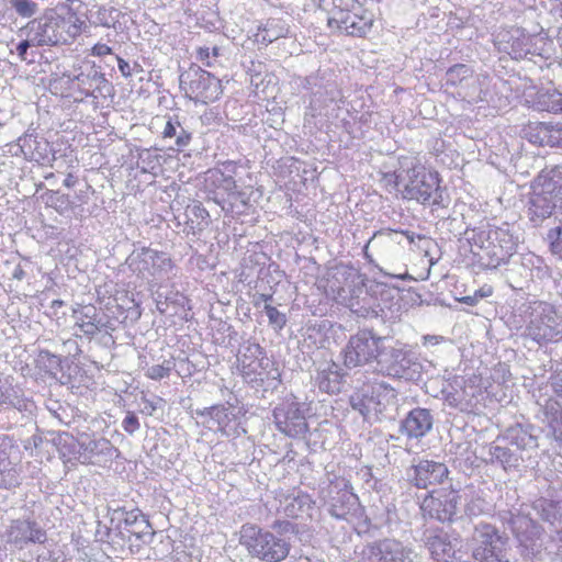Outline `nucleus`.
Segmentation results:
<instances>
[{"label": "nucleus", "instance_id": "64", "mask_svg": "<svg viewBox=\"0 0 562 562\" xmlns=\"http://www.w3.org/2000/svg\"><path fill=\"white\" fill-rule=\"evenodd\" d=\"M113 58L116 60L119 70L121 71L122 76L124 78H130L132 76L130 64L117 55H115Z\"/></svg>", "mask_w": 562, "mask_h": 562}, {"label": "nucleus", "instance_id": "48", "mask_svg": "<svg viewBox=\"0 0 562 562\" xmlns=\"http://www.w3.org/2000/svg\"><path fill=\"white\" fill-rule=\"evenodd\" d=\"M263 312L266 313L269 325L274 330H281L286 325V315L277 310V307L270 304H263Z\"/></svg>", "mask_w": 562, "mask_h": 562}, {"label": "nucleus", "instance_id": "45", "mask_svg": "<svg viewBox=\"0 0 562 562\" xmlns=\"http://www.w3.org/2000/svg\"><path fill=\"white\" fill-rule=\"evenodd\" d=\"M492 229L491 226H480L475 227L471 231H467L468 240L479 247L480 249H488L491 245L488 241H492Z\"/></svg>", "mask_w": 562, "mask_h": 562}, {"label": "nucleus", "instance_id": "1", "mask_svg": "<svg viewBox=\"0 0 562 562\" xmlns=\"http://www.w3.org/2000/svg\"><path fill=\"white\" fill-rule=\"evenodd\" d=\"M395 183L402 187V195L423 205L442 204V192L438 172L426 169L422 164H414L395 175Z\"/></svg>", "mask_w": 562, "mask_h": 562}, {"label": "nucleus", "instance_id": "21", "mask_svg": "<svg viewBox=\"0 0 562 562\" xmlns=\"http://www.w3.org/2000/svg\"><path fill=\"white\" fill-rule=\"evenodd\" d=\"M115 520L119 522L117 528L123 524L124 529L137 539H142L146 535H153L149 520L138 508L126 510L124 507H119L113 509L111 513V521L113 522Z\"/></svg>", "mask_w": 562, "mask_h": 562}, {"label": "nucleus", "instance_id": "43", "mask_svg": "<svg viewBox=\"0 0 562 562\" xmlns=\"http://www.w3.org/2000/svg\"><path fill=\"white\" fill-rule=\"evenodd\" d=\"M483 254H479V263L484 269H496L509 258L507 254L491 245L488 249H481Z\"/></svg>", "mask_w": 562, "mask_h": 562}, {"label": "nucleus", "instance_id": "63", "mask_svg": "<svg viewBox=\"0 0 562 562\" xmlns=\"http://www.w3.org/2000/svg\"><path fill=\"white\" fill-rule=\"evenodd\" d=\"M550 430L552 437L557 440L562 442V422L558 418H554L550 423Z\"/></svg>", "mask_w": 562, "mask_h": 562}, {"label": "nucleus", "instance_id": "35", "mask_svg": "<svg viewBox=\"0 0 562 562\" xmlns=\"http://www.w3.org/2000/svg\"><path fill=\"white\" fill-rule=\"evenodd\" d=\"M16 146L25 158L40 160L44 159V153L48 147V143L46 140L41 142L37 139V136L25 133L23 136L19 137Z\"/></svg>", "mask_w": 562, "mask_h": 562}, {"label": "nucleus", "instance_id": "18", "mask_svg": "<svg viewBox=\"0 0 562 562\" xmlns=\"http://www.w3.org/2000/svg\"><path fill=\"white\" fill-rule=\"evenodd\" d=\"M535 514L544 522L553 527L562 525V485L550 486L544 496H540L531 504Z\"/></svg>", "mask_w": 562, "mask_h": 562}, {"label": "nucleus", "instance_id": "58", "mask_svg": "<svg viewBox=\"0 0 562 562\" xmlns=\"http://www.w3.org/2000/svg\"><path fill=\"white\" fill-rule=\"evenodd\" d=\"M392 233H386V232H376L370 239L369 241L366 244L364 248H363V254H364V257L367 259H369L371 261V256L369 255V247L370 246H374L378 241H383V240H389L390 237H391Z\"/></svg>", "mask_w": 562, "mask_h": 562}, {"label": "nucleus", "instance_id": "56", "mask_svg": "<svg viewBox=\"0 0 562 562\" xmlns=\"http://www.w3.org/2000/svg\"><path fill=\"white\" fill-rule=\"evenodd\" d=\"M76 326H78L80 331L88 338H92L100 330L99 323L95 321L86 322L85 319L80 318V322H77Z\"/></svg>", "mask_w": 562, "mask_h": 562}, {"label": "nucleus", "instance_id": "61", "mask_svg": "<svg viewBox=\"0 0 562 562\" xmlns=\"http://www.w3.org/2000/svg\"><path fill=\"white\" fill-rule=\"evenodd\" d=\"M551 147H562V124L550 125Z\"/></svg>", "mask_w": 562, "mask_h": 562}, {"label": "nucleus", "instance_id": "14", "mask_svg": "<svg viewBox=\"0 0 562 562\" xmlns=\"http://www.w3.org/2000/svg\"><path fill=\"white\" fill-rule=\"evenodd\" d=\"M20 449L13 438L0 436V488L16 487L21 483Z\"/></svg>", "mask_w": 562, "mask_h": 562}, {"label": "nucleus", "instance_id": "31", "mask_svg": "<svg viewBox=\"0 0 562 562\" xmlns=\"http://www.w3.org/2000/svg\"><path fill=\"white\" fill-rule=\"evenodd\" d=\"M425 546L437 562H449L456 552L449 536L443 532L427 537Z\"/></svg>", "mask_w": 562, "mask_h": 562}, {"label": "nucleus", "instance_id": "42", "mask_svg": "<svg viewBox=\"0 0 562 562\" xmlns=\"http://www.w3.org/2000/svg\"><path fill=\"white\" fill-rule=\"evenodd\" d=\"M53 443L63 458H71V456L78 453L77 437L70 435L69 432H57L53 438Z\"/></svg>", "mask_w": 562, "mask_h": 562}, {"label": "nucleus", "instance_id": "51", "mask_svg": "<svg viewBox=\"0 0 562 562\" xmlns=\"http://www.w3.org/2000/svg\"><path fill=\"white\" fill-rule=\"evenodd\" d=\"M21 33H23L25 35V40L21 41L18 45H16V53L20 57V59L22 61L26 60V55H27V50L31 46H37V44L35 43L36 40L33 38V35L30 33L29 30H25V26H23L21 30H20Z\"/></svg>", "mask_w": 562, "mask_h": 562}, {"label": "nucleus", "instance_id": "22", "mask_svg": "<svg viewBox=\"0 0 562 562\" xmlns=\"http://www.w3.org/2000/svg\"><path fill=\"white\" fill-rule=\"evenodd\" d=\"M8 539L20 547L30 542L44 543L46 541V532L35 520L30 518L15 519L11 522L8 530Z\"/></svg>", "mask_w": 562, "mask_h": 562}, {"label": "nucleus", "instance_id": "8", "mask_svg": "<svg viewBox=\"0 0 562 562\" xmlns=\"http://www.w3.org/2000/svg\"><path fill=\"white\" fill-rule=\"evenodd\" d=\"M359 562H422V555L409 544L384 538L363 546Z\"/></svg>", "mask_w": 562, "mask_h": 562}, {"label": "nucleus", "instance_id": "36", "mask_svg": "<svg viewBox=\"0 0 562 562\" xmlns=\"http://www.w3.org/2000/svg\"><path fill=\"white\" fill-rule=\"evenodd\" d=\"M533 106L538 111L562 114V92L557 89L540 91L536 95Z\"/></svg>", "mask_w": 562, "mask_h": 562}, {"label": "nucleus", "instance_id": "28", "mask_svg": "<svg viewBox=\"0 0 562 562\" xmlns=\"http://www.w3.org/2000/svg\"><path fill=\"white\" fill-rule=\"evenodd\" d=\"M366 391L368 392L370 403L373 406L374 417L376 418L380 414H383L389 406L396 404V390L383 381L374 382L367 387Z\"/></svg>", "mask_w": 562, "mask_h": 562}, {"label": "nucleus", "instance_id": "59", "mask_svg": "<svg viewBox=\"0 0 562 562\" xmlns=\"http://www.w3.org/2000/svg\"><path fill=\"white\" fill-rule=\"evenodd\" d=\"M445 402L448 404V406L458 408L460 411H465L468 408V405L462 402L458 392L447 393L445 395Z\"/></svg>", "mask_w": 562, "mask_h": 562}, {"label": "nucleus", "instance_id": "57", "mask_svg": "<svg viewBox=\"0 0 562 562\" xmlns=\"http://www.w3.org/2000/svg\"><path fill=\"white\" fill-rule=\"evenodd\" d=\"M140 425H139V420L137 418V416L132 413V412H128L126 414V416L124 417V419L122 420V428L130 435H133L134 432H136L138 429H139Z\"/></svg>", "mask_w": 562, "mask_h": 562}, {"label": "nucleus", "instance_id": "24", "mask_svg": "<svg viewBox=\"0 0 562 562\" xmlns=\"http://www.w3.org/2000/svg\"><path fill=\"white\" fill-rule=\"evenodd\" d=\"M77 85L78 90L87 97L98 98V92L103 95V91L109 92L111 86L102 74L94 65L81 69L78 74L74 75L70 79Z\"/></svg>", "mask_w": 562, "mask_h": 562}, {"label": "nucleus", "instance_id": "39", "mask_svg": "<svg viewBox=\"0 0 562 562\" xmlns=\"http://www.w3.org/2000/svg\"><path fill=\"white\" fill-rule=\"evenodd\" d=\"M532 280V272L525 263H513V267L507 270L506 282L515 291L524 290Z\"/></svg>", "mask_w": 562, "mask_h": 562}, {"label": "nucleus", "instance_id": "19", "mask_svg": "<svg viewBox=\"0 0 562 562\" xmlns=\"http://www.w3.org/2000/svg\"><path fill=\"white\" fill-rule=\"evenodd\" d=\"M327 501V510L329 515L339 520L350 521L361 515V506L356 494L348 490L330 491Z\"/></svg>", "mask_w": 562, "mask_h": 562}, {"label": "nucleus", "instance_id": "13", "mask_svg": "<svg viewBox=\"0 0 562 562\" xmlns=\"http://www.w3.org/2000/svg\"><path fill=\"white\" fill-rule=\"evenodd\" d=\"M77 441L78 458L83 464L104 467L120 454L119 449L105 438H93L87 432H78Z\"/></svg>", "mask_w": 562, "mask_h": 562}, {"label": "nucleus", "instance_id": "4", "mask_svg": "<svg viewBox=\"0 0 562 562\" xmlns=\"http://www.w3.org/2000/svg\"><path fill=\"white\" fill-rule=\"evenodd\" d=\"M239 543L252 558L263 562H281L291 550V543L285 538L249 524L241 527Z\"/></svg>", "mask_w": 562, "mask_h": 562}, {"label": "nucleus", "instance_id": "17", "mask_svg": "<svg viewBox=\"0 0 562 562\" xmlns=\"http://www.w3.org/2000/svg\"><path fill=\"white\" fill-rule=\"evenodd\" d=\"M277 428L284 435L296 438L307 431V423L296 403H283L273 409Z\"/></svg>", "mask_w": 562, "mask_h": 562}, {"label": "nucleus", "instance_id": "47", "mask_svg": "<svg viewBox=\"0 0 562 562\" xmlns=\"http://www.w3.org/2000/svg\"><path fill=\"white\" fill-rule=\"evenodd\" d=\"M15 13L24 19H30L38 12V3L33 0H8Z\"/></svg>", "mask_w": 562, "mask_h": 562}, {"label": "nucleus", "instance_id": "2", "mask_svg": "<svg viewBox=\"0 0 562 562\" xmlns=\"http://www.w3.org/2000/svg\"><path fill=\"white\" fill-rule=\"evenodd\" d=\"M80 23L75 14L60 15L52 9L27 22L25 30L36 40L37 46H56L67 44L78 36Z\"/></svg>", "mask_w": 562, "mask_h": 562}, {"label": "nucleus", "instance_id": "37", "mask_svg": "<svg viewBox=\"0 0 562 562\" xmlns=\"http://www.w3.org/2000/svg\"><path fill=\"white\" fill-rule=\"evenodd\" d=\"M162 137L175 138V147L171 148L180 150L190 144L192 133L186 130L177 119H169L164 127Z\"/></svg>", "mask_w": 562, "mask_h": 562}, {"label": "nucleus", "instance_id": "11", "mask_svg": "<svg viewBox=\"0 0 562 562\" xmlns=\"http://www.w3.org/2000/svg\"><path fill=\"white\" fill-rule=\"evenodd\" d=\"M180 89L195 102L209 103L221 94L220 81L209 71L192 65L179 76Z\"/></svg>", "mask_w": 562, "mask_h": 562}, {"label": "nucleus", "instance_id": "9", "mask_svg": "<svg viewBox=\"0 0 562 562\" xmlns=\"http://www.w3.org/2000/svg\"><path fill=\"white\" fill-rule=\"evenodd\" d=\"M385 337L376 336L373 330L362 329L350 336L341 350L344 366L348 369L363 367L378 360L381 344Z\"/></svg>", "mask_w": 562, "mask_h": 562}, {"label": "nucleus", "instance_id": "46", "mask_svg": "<svg viewBox=\"0 0 562 562\" xmlns=\"http://www.w3.org/2000/svg\"><path fill=\"white\" fill-rule=\"evenodd\" d=\"M186 212L192 224L194 223V220H196V228L199 231H202L209 225L210 214L207 210L202 205V203L194 202L192 205L187 207Z\"/></svg>", "mask_w": 562, "mask_h": 562}, {"label": "nucleus", "instance_id": "52", "mask_svg": "<svg viewBox=\"0 0 562 562\" xmlns=\"http://www.w3.org/2000/svg\"><path fill=\"white\" fill-rule=\"evenodd\" d=\"M486 509V502L479 497H472L465 505L464 512L469 517H476L482 515Z\"/></svg>", "mask_w": 562, "mask_h": 562}, {"label": "nucleus", "instance_id": "25", "mask_svg": "<svg viewBox=\"0 0 562 562\" xmlns=\"http://www.w3.org/2000/svg\"><path fill=\"white\" fill-rule=\"evenodd\" d=\"M488 456L491 463L501 465L505 471L518 470L525 460L530 458L503 442L501 437L488 447Z\"/></svg>", "mask_w": 562, "mask_h": 562}, {"label": "nucleus", "instance_id": "5", "mask_svg": "<svg viewBox=\"0 0 562 562\" xmlns=\"http://www.w3.org/2000/svg\"><path fill=\"white\" fill-rule=\"evenodd\" d=\"M528 311L527 336L539 344L555 342L562 339V312L542 301L530 303Z\"/></svg>", "mask_w": 562, "mask_h": 562}, {"label": "nucleus", "instance_id": "12", "mask_svg": "<svg viewBox=\"0 0 562 562\" xmlns=\"http://www.w3.org/2000/svg\"><path fill=\"white\" fill-rule=\"evenodd\" d=\"M380 371L387 376L412 380L418 366L411 358V352L405 345L396 342L395 346L385 347L381 344V351L378 356Z\"/></svg>", "mask_w": 562, "mask_h": 562}, {"label": "nucleus", "instance_id": "6", "mask_svg": "<svg viewBox=\"0 0 562 562\" xmlns=\"http://www.w3.org/2000/svg\"><path fill=\"white\" fill-rule=\"evenodd\" d=\"M469 547L474 562H509L508 537L491 524L481 522L474 527Z\"/></svg>", "mask_w": 562, "mask_h": 562}, {"label": "nucleus", "instance_id": "30", "mask_svg": "<svg viewBox=\"0 0 562 562\" xmlns=\"http://www.w3.org/2000/svg\"><path fill=\"white\" fill-rule=\"evenodd\" d=\"M315 381L322 392L327 394L339 393L342 386V374L338 364L335 362L326 363L324 368L317 370Z\"/></svg>", "mask_w": 562, "mask_h": 562}, {"label": "nucleus", "instance_id": "62", "mask_svg": "<svg viewBox=\"0 0 562 562\" xmlns=\"http://www.w3.org/2000/svg\"><path fill=\"white\" fill-rule=\"evenodd\" d=\"M57 404V408H49V411L54 414V416L59 420V423L69 425L70 420L68 419V412L66 407H63L60 404Z\"/></svg>", "mask_w": 562, "mask_h": 562}, {"label": "nucleus", "instance_id": "3", "mask_svg": "<svg viewBox=\"0 0 562 562\" xmlns=\"http://www.w3.org/2000/svg\"><path fill=\"white\" fill-rule=\"evenodd\" d=\"M558 207L562 209V166L544 169L536 178L529 205L530 218L541 223Z\"/></svg>", "mask_w": 562, "mask_h": 562}, {"label": "nucleus", "instance_id": "10", "mask_svg": "<svg viewBox=\"0 0 562 562\" xmlns=\"http://www.w3.org/2000/svg\"><path fill=\"white\" fill-rule=\"evenodd\" d=\"M462 506V496L453 488L431 491L420 503V510L425 518L441 524H453L459 519Z\"/></svg>", "mask_w": 562, "mask_h": 562}, {"label": "nucleus", "instance_id": "53", "mask_svg": "<svg viewBox=\"0 0 562 562\" xmlns=\"http://www.w3.org/2000/svg\"><path fill=\"white\" fill-rule=\"evenodd\" d=\"M470 69L463 64H457L447 70V81L456 85L469 76Z\"/></svg>", "mask_w": 562, "mask_h": 562}, {"label": "nucleus", "instance_id": "55", "mask_svg": "<svg viewBox=\"0 0 562 562\" xmlns=\"http://www.w3.org/2000/svg\"><path fill=\"white\" fill-rule=\"evenodd\" d=\"M551 239V251L562 258V226H558L549 232Z\"/></svg>", "mask_w": 562, "mask_h": 562}, {"label": "nucleus", "instance_id": "34", "mask_svg": "<svg viewBox=\"0 0 562 562\" xmlns=\"http://www.w3.org/2000/svg\"><path fill=\"white\" fill-rule=\"evenodd\" d=\"M502 520L507 521L509 524L510 529H512L513 533L516 536L519 543L526 548L529 547L527 541L530 538L526 535L524 529L527 530L529 527H531L532 528L531 532L533 535H537L539 532V530H538L539 528L532 519L521 516V515H514L512 512H505L502 515Z\"/></svg>", "mask_w": 562, "mask_h": 562}, {"label": "nucleus", "instance_id": "7", "mask_svg": "<svg viewBox=\"0 0 562 562\" xmlns=\"http://www.w3.org/2000/svg\"><path fill=\"white\" fill-rule=\"evenodd\" d=\"M125 263L137 278L147 281L169 279L175 268L168 254L149 247L134 249Z\"/></svg>", "mask_w": 562, "mask_h": 562}, {"label": "nucleus", "instance_id": "16", "mask_svg": "<svg viewBox=\"0 0 562 562\" xmlns=\"http://www.w3.org/2000/svg\"><path fill=\"white\" fill-rule=\"evenodd\" d=\"M533 37L520 27H512L497 35L496 44L501 52L508 54L513 59L520 60L535 55Z\"/></svg>", "mask_w": 562, "mask_h": 562}, {"label": "nucleus", "instance_id": "15", "mask_svg": "<svg viewBox=\"0 0 562 562\" xmlns=\"http://www.w3.org/2000/svg\"><path fill=\"white\" fill-rule=\"evenodd\" d=\"M406 474L412 485L426 490L431 485L443 483L448 479L449 470L443 462L423 459L413 464Z\"/></svg>", "mask_w": 562, "mask_h": 562}, {"label": "nucleus", "instance_id": "44", "mask_svg": "<svg viewBox=\"0 0 562 562\" xmlns=\"http://www.w3.org/2000/svg\"><path fill=\"white\" fill-rule=\"evenodd\" d=\"M349 402L351 408L359 412L366 420H371L374 417L373 406L370 403L366 389L351 395Z\"/></svg>", "mask_w": 562, "mask_h": 562}, {"label": "nucleus", "instance_id": "41", "mask_svg": "<svg viewBox=\"0 0 562 562\" xmlns=\"http://www.w3.org/2000/svg\"><path fill=\"white\" fill-rule=\"evenodd\" d=\"M524 137L531 144L551 147L550 125L535 123L524 130Z\"/></svg>", "mask_w": 562, "mask_h": 562}, {"label": "nucleus", "instance_id": "26", "mask_svg": "<svg viewBox=\"0 0 562 562\" xmlns=\"http://www.w3.org/2000/svg\"><path fill=\"white\" fill-rule=\"evenodd\" d=\"M533 427L516 424L509 427L501 437L503 442L508 443L524 456H529L531 450L538 447V438L532 434Z\"/></svg>", "mask_w": 562, "mask_h": 562}, {"label": "nucleus", "instance_id": "33", "mask_svg": "<svg viewBox=\"0 0 562 562\" xmlns=\"http://www.w3.org/2000/svg\"><path fill=\"white\" fill-rule=\"evenodd\" d=\"M314 502L306 493L291 494L281 502L282 512L285 516L297 518L304 514L308 515Z\"/></svg>", "mask_w": 562, "mask_h": 562}, {"label": "nucleus", "instance_id": "20", "mask_svg": "<svg viewBox=\"0 0 562 562\" xmlns=\"http://www.w3.org/2000/svg\"><path fill=\"white\" fill-rule=\"evenodd\" d=\"M342 279L348 283L346 286H340L337 291L338 297L344 302L350 311L359 317H369L370 315H376L375 311L366 302L361 303L359 295H355L357 283H360V276L355 270H344L340 272Z\"/></svg>", "mask_w": 562, "mask_h": 562}, {"label": "nucleus", "instance_id": "60", "mask_svg": "<svg viewBox=\"0 0 562 562\" xmlns=\"http://www.w3.org/2000/svg\"><path fill=\"white\" fill-rule=\"evenodd\" d=\"M271 528L280 535L295 531V525L289 520H276Z\"/></svg>", "mask_w": 562, "mask_h": 562}, {"label": "nucleus", "instance_id": "50", "mask_svg": "<svg viewBox=\"0 0 562 562\" xmlns=\"http://www.w3.org/2000/svg\"><path fill=\"white\" fill-rule=\"evenodd\" d=\"M138 166L143 172H149L159 166V156L150 149H143L138 154Z\"/></svg>", "mask_w": 562, "mask_h": 562}, {"label": "nucleus", "instance_id": "29", "mask_svg": "<svg viewBox=\"0 0 562 562\" xmlns=\"http://www.w3.org/2000/svg\"><path fill=\"white\" fill-rule=\"evenodd\" d=\"M290 33V25L280 18H269L263 24L258 26L255 34V42L269 45L274 41L286 37Z\"/></svg>", "mask_w": 562, "mask_h": 562}, {"label": "nucleus", "instance_id": "54", "mask_svg": "<svg viewBox=\"0 0 562 562\" xmlns=\"http://www.w3.org/2000/svg\"><path fill=\"white\" fill-rule=\"evenodd\" d=\"M38 360L43 362L49 370H57L61 364L60 358L48 350H41Z\"/></svg>", "mask_w": 562, "mask_h": 562}, {"label": "nucleus", "instance_id": "40", "mask_svg": "<svg viewBox=\"0 0 562 562\" xmlns=\"http://www.w3.org/2000/svg\"><path fill=\"white\" fill-rule=\"evenodd\" d=\"M518 238L515 236L508 226L506 227H493L492 229V241L490 245H494L498 249L503 250L509 257L515 252L517 247Z\"/></svg>", "mask_w": 562, "mask_h": 562}, {"label": "nucleus", "instance_id": "23", "mask_svg": "<svg viewBox=\"0 0 562 562\" xmlns=\"http://www.w3.org/2000/svg\"><path fill=\"white\" fill-rule=\"evenodd\" d=\"M432 426L431 412L427 408L416 407L401 422L400 431L408 439H420L432 429Z\"/></svg>", "mask_w": 562, "mask_h": 562}, {"label": "nucleus", "instance_id": "49", "mask_svg": "<svg viewBox=\"0 0 562 562\" xmlns=\"http://www.w3.org/2000/svg\"><path fill=\"white\" fill-rule=\"evenodd\" d=\"M175 367V362L172 360H164L160 364H154L147 368L146 376L159 381L164 378H168L170 372Z\"/></svg>", "mask_w": 562, "mask_h": 562}, {"label": "nucleus", "instance_id": "32", "mask_svg": "<svg viewBox=\"0 0 562 562\" xmlns=\"http://www.w3.org/2000/svg\"><path fill=\"white\" fill-rule=\"evenodd\" d=\"M194 414L206 418L203 424L210 429L216 426L217 430L224 431L232 422L231 412L228 407L223 404L196 408L194 409Z\"/></svg>", "mask_w": 562, "mask_h": 562}, {"label": "nucleus", "instance_id": "38", "mask_svg": "<svg viewBox=\"0 0 562 562\" xmlns=\"http://www.w3.org/2000/svg\"><path fill=\"white\" fill-rule=\"evenodd\" d=\"M239 353L240 356L238 360L240 361L243 372L245 374H250V372H255L252 363L256 360H262L266 355L263 348L258 342L251 340H246L243 344Z\"/></svg>", "mask_w": 562, "mask_h": 562}, {"label": "nucleus", "instance_id": "27", "mask_svg": "<svg viewBox=\"0 0 562 562\" xmlns=\"http://www.w3.org/2000/svg\"><path fill=\"white\" fill-rule=\"evenodd\" d=\"M328 26L336 27L351 36H363L371 27V21L355 13L338 10L328 19Z\"/></svg>", "mask_w": 562, "mask_h": 562}]
</instances>
